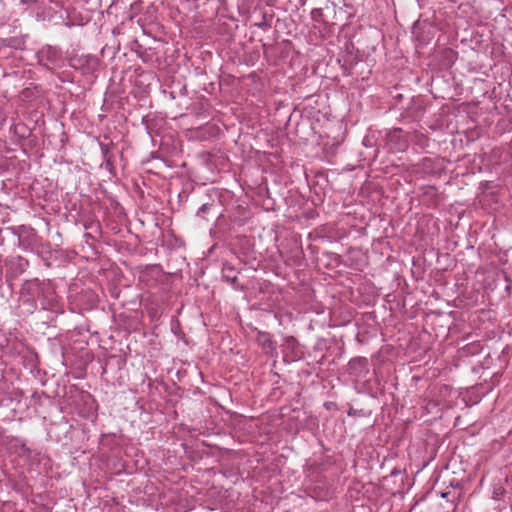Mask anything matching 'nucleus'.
<instances>
[{
  "label": "nucleus",
  "instance_id": "3",
  "mask_svg": "<svg viewBox=\"0 0 512 512\" xmlns=\"http://www.w3.org/2000/svg\"><path fill=\"white\" fill-rule=\"evenodd\" d=\"M69 65L74 69H80L84 70L85 72H89L97 68L98 59L92 55H76L70 58Z\"/></svg>",
  "mask_w": 512,
  "mask_h": 512
},
{
  "label": "nucleus",
  "instance_id": "15",
  "mask_svg": "<svg viewBox=\"0 0 512 512\" xmlns=\"http://www.w3.org/2000/svg\"><path fill=\"white\" fill-rule=\"evenodd\" d=\"M373 159H375L377 157V150H374V153H373Z\"/></svg>",
  "mask_w": 512,
  "mask_h": 512
},
{
  "label": "nucleus",
  "instance_id": "5",
  "mask_svg": "<svg viewBox=\"0 0 512 512\" xmlns=\"http://www.w3.org/2000/svg\"><path fill=\"white\" fill-rule=\"evenodd\" d=\"M3 444L7 446V449L11 453H16L20 456H24L29 454L30 450L26 446V443L23 439L13 436H6L3 439Z\"/></svg>",
  "mask_w": 512,
  "mask_h": 512
},
{
  "label": "nucleus",
  "instance_id": "14",
  "mask_svg": "<svg viewBox=\"0 0 512 512\" xmlns=\"http://www.w3.org/2000/svg\"><path fill=\"white\" fill-rule=\"evenodd\" d=\"M32 398H33V399H39V398H40L39 393H38L37 391L33 392V394H32Z\"/></svg>",
  "mask_w": 512,
  "mask_h": 512
},
{
  "label": "nucleus",
  "instance_id": "17",
  "mask_svg": "<svg viewBox=\"0 0 512 512\" xmlns=\"http://www.w3.org/2000/svg\"><path fill=\"white\" fill-rule=\"evenodd\" d=\"M265 26H267V23L260 24V27H265Z\"/></svg>",
  "mask_w": 512,
  "mask_h": 512
},
{
  "label": "nucleus",
  "instance_id": "8",
  "mask_svg": "<svg viewBox=\"0 0 512 512\" xmlns=\"http://www.w3.org/2000/svg\"><path fill=\"white\" fill-rule=\"evenodd\" d=\"M257 340L263 348H270L272 346L270 334L267 332H259Z\"/></svg>",
  "mask_w": 512,
  "mask_h": 512
},
{
  "label": "nucleus",
  "instance_id": "12",
  "mask_svg": "<svg viewBox=\"0 0 512 512\" xmlns=\"http://www.w3.org/2000/svg\"><path fill=\"white\" fill-rule=\"evenodd\" d=\"M104 161L106 168L111 171L114 168L112 156L105 158Z\"/></svg>",
  "mask_w": 512,
  "mask_h": 512
},
{
  "label": "nucleus",
  "instance_id": "11",
  "mask_svg": "<svg viewBox=\"0 0 512 512\" xmlns=\"http://www.w3.org/2000/svg\"><path fill=\"white\" fill-rule=\"evenodd\" d=\"M321 16H322V10L321 9H314L312 11V17H313L314 20L319 21Z\"/></svg>",
  "mask_w": 512,
  "mask_h": 512
},
{
  "label": "nucleus",
  "instance_id": "7",
  "mask_svg": "<svg viewBox=\"0 0 512 512\" xmlns=\"http://www.w3.org/2000/svg\"><path fill=\"white\" fill-rule=\"evenodd\" d=\"M238 272L237 270L230 264L224 263L222 267V278L225 282L229 283L234 289L242 290L243 287L240 286L238 282Z\"/></svg>",
  "mask_w": 512,
  "mask_h": 512
},
{
  "label": "nucleus",
  "instance_id": "6",
  "mask_svg": "<svg viewBox=\"0 0 512 512\" xmlns=\"http://www.w3.org/2000/svg\"><path fill=\"white\" fill-rule=\"evenodd\" d=\"M39 56L41 61H46L45 65H58L62 58L61 51L52 46L43 47Z\"/></svg>",
  "mask_w": 512,
  "mask_h": 512
},
{
  "label": "nucleus",
  "instance_id": "16",
  "mask_svg": "<svg viewBox=\"0 0 512 512\" xmlns=\"http://www.w3.org/2000/svg\"><path fill=\"white\" fill-rule=\"evenodd\" d=\"M265 26H267V23L260 24V27H265Z\"/></svg>",
  "mask_w": 512,
  "mask_h": 512
},
{
  "label": "nucleus",
  "instance_id": "1",
  "mask_svg": "<svg viewBox=\"0 0 512 512\" xmlns=\"http://www.w3.org/2000/svg\"><path fill=\"white\" fill-rule=\"evenodd\" d=\"M49 288V284L40 281L38 278L26 280L21 287L20 294L24 299V303L33 305L36 299L44 296L45 291Z\"/></svg>",
  "mask_w": 512,
  "mask_h": 512
},
{
  "label": "nucleus",
  "instance_id": "10",
  "mask_svg": "<svg viewBox=\"0 0 512 512\" xmlns=\"http://www.w3.org/2000/svg\"><path fill=\"white\" fill-rule=\"evenodd\" d=\"M363 145L367 148H372L374 143H373V139L369 136H366L364 137L363 139Z\"/></svg>",
  "mask_w": 512,
  "mask_h": 512
},
{
  "label": "nucleus",
  "instance_id": "9",
  "mask_svg": "<svg viewBox=\"0 0 512 512\" xmlns=\"http://www.w3.org/2000/svg\"><path fill=\"white\" fill-rule=\"evenodd\" d=\"M100 148H101V152H102V155H103L104 159L107 158V157H111V155H110V145L101 143L100 144Z\"/></svg>",
  "mask_w": 512,
  "mask_h": 512
},
{
  "label": "nucleus",
  "instance_id": "18",
  "mask_svg": "<svg viewBox=\"0 0 512 512\" xmlns=\"http://www.w3.org/2000/svg\"><path fill=\"white\" fill-rule=\"evenodd\" d=\"M265 26H267V23L260 24V27H265Z\"/></svg>",
  "mask_w": 512,
  "mask_h": 512
},
{
  "label": "nucleus",
  "instance_id": "2",
  "mask_svg": "<svg viewBox=\"0 0 512 512\" xmlns=\"http://www.w3.org/2000/svg\"><path fill=\"white\" fill-rule=\"evenodd\" d=\"M384 142L392 152L404 151L407 147V140L403 137L401 129L387 132Z\"/></svg>",
  "mask_w": 512,
  "mask_h": 512
},
{
  "label": "nucleus",
  "instance_id": "4",
  "mask_svg": "<svg viewBox=\"0 0 512 512\" xmlns=\"http://www.w3.org/2000/svg\"><path fill=\"white\" fill-rule=\"evenodd\" d=\"M348 372L350 375L361 378L369 372L368 360L365 357H356L349 361Z\"/></svg>",
  "mask_w": 512,
  "mask_h": 512
},
{
  "label": "nucleus",
  "instance_id": "19",
  "mask_svg": "<svg viewBox=\"0 0 512 512\" xmlns=\"http://www.w3.org/2000/svg\"><path fill=\"white\" fill-rule=\"evenodd\" d=\"M16 394L17 395H22V391H17Z\"/></svg>",
  "mask_w": 512,
  "mask_h": 512
},
{
  "label": "nucleus",
  "instance_id": "13",
  "mask_svg": "<svg viewBox=\"0 0 512 512\" xmlns=\"http://www.w3.org/2000/svg\"><path fill=\"white\" fill-rule=\"evenodd\" d=\"M210 207H211V205H210V204H208V203L203 204V205L198 209L197 214H198V215H200V214L206 213V212L209 210V208H210Z\"/></svg>",
  "mask_w": 512,
  "mask_h": 512
}]
</instances>
